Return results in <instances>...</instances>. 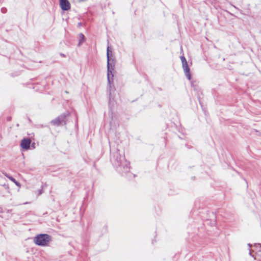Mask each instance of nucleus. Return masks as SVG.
<instances>
[{
    "label": "nucleus",
    "mask_w": 261,
    "mask_h": 261,
    "mask_svg": "<svg viewBox=\"0 0 261 261\" xmlns=\"http://www.w3.org/2000/svg\"><path fill=\"white\" fill-rule=\"evenodd\" d=\"M50 237L46 234L37 235L34 238V242L39 246H46L50 241Z\"/></svg>",
    "instance_id": "1"
},
{
    "label": "nucleus",
    "mask_w": 261,
    "mask_h": 261,
    "mask_svg": "<svg viewBox=\"0 0 261 261\" xmlns=\"http://www.w3.org/2000/svg\"><path fill=\"white\" fill-rule=\"evenodd\" d=\"M110 53H111V51L110 50L109 47H108V48H107L108 80V81H109V83H111V80H110L111 76V77H112V82H113V68H112V65H111V64L110 63Z\"/></svg>",
    "instance_id": "2"
},
{
    "label": "nucleus",
    "mask_w": 261,
    "mask_h": 261,
    "mask_svg": "<svg viewBox=\"0 0 261 261\" xmlns=\"http://www.w3.org/2000/svg\"><path fill=\"white\" fill-rule=\"evenodd\" d=\"M31 140L30 138H23L20 142L21 147L24 150H28L31 144Z\"/></svg>",
    "instance_id": "3"
},
{
    "label": "nucleus",
    "mask_w": 261,
    "mask_h": 261,
    "mask_svg": "<svg viewBox=\"0 0 261 261\" xmlns=\"http://www.w3.org/2000/svg\"><path fill=\"white\" fill-rule=\"evenodd\" d=\"M60 6L64 11H67L70 9V4L68 0H60Z\"/></svg>",
    "instance_id": "4"
},
{
    "label": "nucleus",
    "mask_w": 261,
    "mask_h": 261,
    "mask_svg": "<svg viewBox=\"0 0 261 261\" xmlns=\"http://www.w3.org/2000/svg\"><path fill=\"white\" fill-rule=\"evenodd\" d=\"M182 65L186 77L189 80H190L191 74L190 72V68L188 67L187 62H185V63H182Z\"/></svg>",
    "instance_id": "5"
},
{
    "label": "nucleus",
    "mask_w": 261,
    "mask_h": 261,
    "mask_svg": "<svg viewBox=\"0 0 261 261\" xmlns=\"http://www.w3.org/2000/svg\"><path fill=\"white\" fill-rule=\"evenodd\" d=\"M11 181L15 183L17 186L19 187L20 186L19 184L14 178L11 179Z\"/></svg>",
    "instance_id": "6"
},
{
    "label": "nucleus",
    "mask_w": 261,
    "mask_h": 261,
    "mask_svg": "<svg viewBox=\"0 0 261 261\" xmlns=\"http://www.w3.org/2000/svg\"><path fill=\"white\" fill-rule=\"evenodd\" d=\"M180 59H181L182 64L185 63V62H187L186 58L184 56L180 57Z\"/></svg>",
    "instance_id": "7"
},
{
    "label": "nucleus",
    "mask_w": 261,
    "mask_h": 261,
    "mask_svg": "<svg viewBox=\"0 0 261 261\" xmlns=\"http://www.w3.org/2000/svg\"><path fill=\"white\" fill-rule=\"evenodd\" d=\"M5 175H6V176L9 178V179H10L11 180V179H12V178H13V177H11V176H9V175H7V174H5Z\"/></svg>",
    "instance_id": "8"
},
{
    "label": "nucleus",
    "mask_w": 261,
    "mask_h": 261,
    "mask_svg": "<svg viewBox=\"0 0 261 261\" xmlns=\"http://www.w3.org/2000/svg\"><path fill=\"white\" fill-rule=\"evenodd\" d=\"M80 36H81V37L82 39H84V35H83V34H81V35H80Z\"/></svg>",
    "instance_id": "9"
}]
</instances>
